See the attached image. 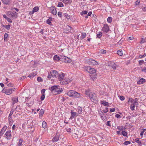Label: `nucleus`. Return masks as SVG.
I'll return each mask as SVG.
<instances>
[{"label": "nucleus", "instance_id": "1", "mask_svg": "<svg viewBox=\"0 0 146 146\" xmlns=\"http://www.w3.org/2000/svg\"><path fill=\"white\" fill-rule=\"evenodd\" d=\"M84 71H87L90 75V78L94 80L96 78V70L90 66H84L83 68Z\"/></svg>", "mask_w": 146, "mask_h": 146}, {"label": "nucleus", "instance_id": "2", "mask_svg": "<svg viewBox=\"0 0 146 146\" xmlns=\"http://www.w3.org/2000/svg\"><path fill=\"white\" fill-rule=\"evenodd\" d=\"M58 86H54L49 88L50 90L53 93H56V94L60 93L62 92V90L61 88H58Z\"/></svg>", "mask_w": 146, "mask_h": 146}, {"label": "nucleus", "instance_id": "3", "mask_svg": "<svg viewBox=\"0 0 146 146\" xmlns=\"http://www.w3.org/2000/svg\"><path fill=\"white\" fill-rule=\"evenodd\" d=\"M85 94L86 95H88L91 100L92 102L96 100L97 97L95 93H92V92H90L89 91H86Z\"/></svg>", "mask_w": 146, "mask_h": 146}, {"label": "nucleus", "instance_id": "4", "mask_svg": "<svg viewBox=\"0 0 146 146\" xmlns=\"http://www.w3.org/2000/svg\"><path fill=\"white\" fill-rule=\"evenodd\" d=\"M87 63L90 65H95L97 64L98 62L95 60L92 59H89L87 60Z\"/></svg>", "mask_w": 146, "mask_h": 146}, {"label": "nucleus", "instance_id": "5", "mask_svg": "<svg viewBox=\"0 0 146 146\" xmlns=\"http://www.w3.org/2000/svg\"><path fill=\"white\" fill-rule=\"evenodd\" d=\"M9 17H12L13 19H16L18 15V14L15 12L13 11L10 14L9 13Z\"/></svg>", "mask_w": 146, "mask_h": 146}, {"label": "nucleus", "instance_id": "6", "mask_svg": "<svg viewBox=\"0 0 146 146\" xmlns=\"http://www.w3.org/2000/svg\"><path fill=\"white\" fill-rule=\"evenodd\" d=\"M10 131H7L5 134L4 137L7 139H10L11 138Z\"/></svg>", "mask_w": 146, "mask_h": 146}, {"label": "nucleus", "instance_id": "7", "mask_svg": "<svg viewBox=\"0 0 146 146\" xmlns=\"http://www.w3.org/2000/svg\"><path fill=\"white\" fill-rule=\"evenodd\" d=\"M51 76L54 78H56L58 76V73L55 70H52L51 72Z\"/></svg>", "mask_w": 146, "mask_h": 146}, {"label": "nucleus", "instance_id": "8", "mask_svg": "<svg viewBox=\"0 0 146 146\" xmlns=\"http://www.w3.org/2000/svg\"><path fill=\"white\" fill-rule=\"evenodd\" d=\"M59 134L58 133H56V135L53 138L52 140V142L57 141L59 140Z\"/></svg>", "mask_w": 146, "mask_h": 146}, {"label": "nucleus", "instance_id": "9", "mask_svg": "<svg viewBox=\"0 0 146 146\" xmlns=\"http://www.w3.org/2000/svg\"><path fill=\"white\" fill-rule=\"evenodd\" d=\"M14 89L12 88L11 89H6L5 90V93L7 95H10L12 93V91H14Z\"/></svg>", "mask_w": 146, "mask_h": 146}, {"label": "nucleus", "instance_id": "10", "mask_svg": "<svg viewBox=\"0 0 146 146\" xmlns=\"http://www.w3.org/2000/svg\"><path fill=\"white\" fill-rule=\"evenodd\" d=\"M72 80V79L71 78H70V79H69V78H66L62 82V84L63 85L66 84L70 82Z\"/></svg>", "mask_w": 146, "mask_h": 146}, {"label": "nucleus", "instance_id": "11", "mask_svg": "<svg viewBox=\"0 0 146 146\" xmlns=\"http://www.w3.org/2000/svg\"><path fill=\"white\" fill-rule=\"evenodd\" d=\"M108 65L109 66L111 67L114 70L116 69V65L114 62H109Z\"/></svg>", "mask_w": 146, "mask_h": 146}, {"label": "nucleus", "instance_id": "12", "mask_svg": "<svg viewBox=\"0 0 146 146\" xmlns=\"http://www.w3.org/2000/svg\"><path fill=\"white\" fill-rule=\"evenodd\" d=\"M50 9L53 15H56V10L55 7L52 6Z\"/></svg>", "mask_w": 146, "mask_h": 146}, {"label": "nucleus", "instance_id": "13", "mask_svg": "<svg viewBox=\"0 0 146 146\" xmlns=\"http://www.w3.org/2000/svg\"><path fill=\"white\" fill-rule=\"evenodd\" d=\"M102 30L103 31L106 32H108L109 30V28L108 26L107 25H104V27L102 29Z\"/></svg>", "mask_w": 146, "mask_h": 146}, {"label": "nucleus", "instance_id": "14", "mask_svg": "<svg viewBox=\"0 0 146 146\" xmlns=\"http://www.w3.org/2000/svg\"><path fill=\"white\" fill-rule=\"evenodd\" d=\"M74 92H75V91H74L72 90H70L67 92V94L69 96L73 97Z\"/></svg>", "mask_w": 146, "mask_h": 146}, {"label": "nucleus", "instance_id": "15", "mask_svg": "<svg viewBox=\"0 0 146 146\" xmlns=\"http://www.w3.org/2000/svg\"><path fill=\"white\" fill-rule=\"evenodd\" d=\"M81 94L75 91L73 97L75 98H79L81 97Z\"/></svg>", "mask_w": 146, "mask_h": 146}, {"label": "nucleus", "instance_id": "16", "mask_svg": "<svg viewBox=\"0 0 146 146\" xmlns=\"http://www.w3.org/2000/svg\"><path fill=\"white\" fill-rule=\"evenodd\" d=\"M3 4L6 5H9L11 3V0H1Z\"/></svg>", "mask_w": 146, "mask_h": 146}, {"label": "nucleus", "instance_id": "17", "mask_svg": "<svg viewBox=\"0 0 146 146\" xmlns=\"http://www.w3.org/2000/svg\"><path fill=\"white\" fill-rule=\"evenodd\" d=\"M63 59L64 62H65L70 63L71 62V59L67 57L64 56L63 57Z\"/></svg>", "mask_w": 146, "mask_h": 146}, {"label": "nucleus", "instance_id": "18", "mask_svg": "<svg viewBox=\"0 0 146 146\" xmlns=\"http://www.w3.org/2000/svg\"><path fill=\"white\" fill-rule=\"evenodd\" d=\"M58 79L60 80H63L64 76V74L62 73L61 74H58Z\"/></svg>", "mask_w": 146, "mask_h": 146}, {"label": "nucleus", "instance_id": "19", "mask_svg": "<svg viewBox=\"0 0 146 146\" xmlns=\"http://www.w3.org/2000/svg\"><path fill=\"white\" fill-rule=\"evenodd\" d=\"M12 100L13 101V104H14L15 103H16L18 102V97H15L12 98Z\"/></svg>", "mask_w": 146, "mask_h": 146}, {"label": "nucleus", "instance_id": "20", "mask_svg": "<svg viewBox=\"0 0 146 146\" xmlns=\"http://www.w3.org/2000/svg\"><path fill=\"white\" fill-rule=\"evenodd\" d=\"M145 82V80L143 78H141L139 81H137V83L138 84H143Z\"/></svg>", "mask_w": 146, "mask_h": 146}, {"label": "nucleus", "instance_id": "21", "mask_svg": "<svg viewBox=\"0 0 146 146\" xmlns=\"http://www.w3.org/2000/svg\"><path fill=\"white\" fill-rule=\"evenodd\" d=\"M7 128V127L6 126H5L2 129L1 131L0 132V136H1L2 135L5 131L6 130V129Z\"/></svg>", "mask_w": 146, "mask_h": 146}, {"label": "nucleus", "instance_id": "22", "mask_svg": "<svg viewBox=\"0 0 146 146\" xmlns=\"http://www.w3.org/2000/svg\"><path fill=\"white\" fill-rule=\"evenodd\" d=\"M36 75V73L35 72H34L30 74H29L28 77L30 78H31L33 77L34 76Z\"/></svg>", "mask_w": 146, "mask_h": 146}, {"label": "nucleus", "instance_id": "23", "mask_svg": "<svg viewBox=\"0 0 146 146\" xmlns=\"http://www.w3.org/2000/svg\"><path fill=\"white\" fill-rule=\"evenodd\" d=\"M40 113H39V116L40 117H41L42 116V115L44 113V110L43 109H41L40 111Z\"/></svg>", "mask_w": 146, "mask_h": 146}, {"label": "nucleus", "instance_id": "24", "mask_svg": "<svg viewBox=\"0 0 146 146\" xmlns=\"http://www.w3.org/2000/svg\"><path fill=\"white\" fill-rule=\"evenodd\" d=\"M101 104L104 105L105 106H109V103L105 101H102Z\"/></svg>", "mask_w": 146, "mask_h": 146}, {"label": "nucleus", "instance_id": "25", "mask_svg": "<svg viewBox=\"0 0 146 146\" xmlns=\"http://www.w3.org/2000/svg\"><path fill=\"white\" fill-rule=\"evenodd\" d=\"M82 111V108L80 107H78L77 109V111L79 114H80L81 113Z\"/></svg>", "mask_w": 146, "mask_h": 146}, {"label": "nucleus", "instance_id": "26", "mask_svg": "<svg viewBox=\"0 0 146 146\" xmlns=\"http://www.w3.org/2000/svg\"><path fill=\"white\" fill-rule=\"evenodd\" d=\"M8 119L9 121V124L11 126L12 125L13 121L11 117H9Z\"/></svg>", "mask_w": 146, "mask_h": 146}, {"label": "nucleus", "instance_id": "27", "mask_svg": "<svg viewBox=\"0 0 146 146\" xmlns=\"http://www.w3.org/2000/svg\"><path fill=\"white\" fill-rule=\"evenodd\" d=\"M101 118L104 121H106V117L104 115V114H103L101 116Z\"/></svg>", "mask_w": 146, "mask_h": 146}, {"label": "nucleus", "instance_id": "28", "mask_svg": "<svg viewBox=\"0 0 146 146\" xmlns=\"http://www.w3.org/2000/svg\"><path fill=\"white\" fill-rule=\"evenodd\" d=\"M135 141L137 143H138L139 145H141V141H140L139 140L138 138H137L135 139Z\"/></svg>", "mask_w": 146, "mask_h": 146}, {"label": "nucleus", "instance_id": "29", "mask_svg": "<svg viewBox=\"0 0 146 146\" xmlns=\"http://www.w3.org/2000/svg\"><path fill=\"white\" fill-rule=\"evenodd\" d=\"M71 118H73L77 114L76 112H73L71 111Z\"/></svg>", "mask_w": 146, "mask_h": 146}, {"label": "nucleus", "instance_id": "30", "mask_svg": "<svg viewBox=\"0 0 146 146\" xmlns=\"http://www.w3.org/2000/svg\"><path fill=\"white\" fill-rule=\"evenodd\" d=\"M47 127V124L45 121H43L42 123V127L44 128H45Z\"/></svg>", "mask_w": 146, "mask_h": 146}, {"label": "nucleus", "instance_id": "31", "mask_svg": "<svg viewBox=\"0 0 146 146\" xmlns=\"http://www.w3.org/2000/svg\"><path fill=\"white\" fill-rule=\"evenodd\" d=\"M117 54L119 56H122L123 54L122 50H118L117 52Z\"/></svg>", "mask_w": 146, "mask_h": 146}, {"label": "nucleus", "instance_id": "32", "mask_svg": "<svg viewBox=\"0 0 146 146\" xmlns=\"http://www.w3.org/2000/svg\"><path fill=\"white\" fill-rule=\"evenodd\" d=\"M52 20V18L49 17L46 21V23L47 24L50 25L51 23V21Z\"/></svg>", "mask_w": 146, "mask_h": 146}, {"label": "nucleus", "instance_id": "33", "mask_svg": "<svg viewBox=\"0 0 146 146\" xmlns=\"http://www.w3.org/2000/svg\"><path fill=\"white\" fill-rule=\"evenodd\" d=\"M38 9H39L38 7H34L33 9V12H36L38 10Z\"/></svg>", "mask_w": 146, "mask_h": 146}, {"label": "nucleus", "instance_id": "34", "mask_svg": "<svg viewBox=\"0 0 146 146\" xmlns=\"http://www.w3.org/2000/svg\"><path fill=\"white\" fill-rule=\"evenodd\" d=\"M88 13V11H82L81 13V15L83 16H84V15H86Z\"/></svg>", "mask_w": 146, "mask_h": 146}, {"label": "nucleus", "instance_id": "35", "mask_svg": "<svg viewBox=\"0 0 146 146\" xmlns=\"http://www.w3.org/2000/svg\"><path fill=\"white\" fill-rule=\"evenodd\" d=\"M10 25H3V27L9 30L10 28Z\"/></svg>", "mask_w": 146, "mask_h": 146}, {"label": "nucleus", "instance_id": "36", "mask_svg": "<svg viewBox=\"0 0 146 146\" xmlns=\"http://www.w3.org/2000/svg\"><path fill=\"white\" fill-rule=\"evenodd\" d=\"M54 59L56 60H60V58L58 56L55 55L54 57Z\"/></svg>", "mask_w": 146, "mask_h": 146}, {"label": "nucleus", "instance_id": "37", "mask_svg": "<svg viewBox=\"0 0 146 146\" xmlns=\"http://www.w3.org/2000/svg\"><path fill=\"white\" fill-rule=\"evenodd\" d=\"M130 101L132 103H133L132 104H134L135 105V104H136V103H137V102L135 101H134V100L132 99H131V100H130V99H129V101Z\"/></svg>", "mask_w": 146, "mask_h": 146}, {"label": "nucleus", "instance_id": "38", "mask_svg": "<svg viewBox=\"0 0 146 146\" xmlns=\"http://www.w3.org/2000/svg\"><path fill=\"white\" fill-rule=\"evenodd\" d=\"M58 6L59 7H63L64 5L62 2H60L58 3Z\"/></svg>", "mask_w": 146, "mask_h": 146}, {"label": "nucleus", "instance_id": "39", "mask_svg": "<svg viewBox=\"0 0 146 146\" xmlns=\"http://www.w3.org/2000/svg\"><path fill=\"white\" fill-rule=\"evenodd\" d=\"M135 105L134 104H131L130 106L131 110L132 111L134 110V108L135 107Z\"/></svg>", "mask_w": 146, "mask_h": 146}, {"label": "nucleus", "instance_id": "40", "mask_svg": "<svg viewBox=\"0 0 146 146\" xmlns=\"http://www.w3.org/2000/svg\"><path fill=\"white\" fill-rule=\"evenodd\" d=\"M102 35V33L101 32H99L97 35V37L99 38H100L101 37Z\"/></svg>", "mask_w": 146, "mask_h": 146}, {"label": "nucleus", "instance_id": "41", "mask_svg": "<svg viewBox=\"0 0 146 146\" xmlns=\"http://www.w3.org/2000/svg\"><path fill=\"white\" fill-rule=\"evenodd\" d=\"M122 135H123L124 136H126L127 133L126 132L124 131H123L122 132Z\"/></svg>", "mask_w": 146, "mask_h": 146}, {"label": "nucleus", "instance_id": "42", "mask_svg": "<svg viewBox=\"0 0 146 146\" xmlns=\"http://www.w3.org/2000/svg\"><path fill=\"white\" fill-rule=\"evenodd\" d=\"M86 34L85 33H83L82 34V35L81 36V39H83V38H85L86 37Z\"/></svg>", "mask_w": 146, "mask_h": 146}, {"label": "nucleus", "instance_id": "43", "mask_svg": "<svg viewBox=\"0 0 146 146\" xmlns=\"http://www.w3.org/2000/svg\"><path fill=\"white\" fill-rule=\"evenodd\" d=\"M112 18L111 17H109L107 19V21L109 23H111L112 21Z\"/></svg>", "mask_w": 146, "mask_h": 146}, {"label": "nucleus", "instance_id": "44", "mask_svg": "<svg viewBox=\"0 0 146 146\" xmlns=\"http://www.w3.org/2000/svg\"><path fill=\"white\" fill-rule=\"evenodd\" d=\"M23 139H19V141L18 144V146H20L22 145V143L23 142Z\"/></svg>", "mask_w": 146, "mask_h": 146}, {"label": "nucleus", "instance_id": "45", "mask_svg": "<svg viewBox=\"0 0 146 146\" xmlns=\"http://www.w3.org/2000/svg\"><path fill=\"white\" fill-rule=\"evenodd\" d=\"M8 36V34L7 33H5L4 35V40L5 41L6 40V39L7 38Z\"/></svg>", "mask_w": 146, "mask_h": 146}, {"label": "nucleus", "instance_id": "46", "mask_svg": "<svg viewBox=\"0 0 146 146\" xmlns=\"http://www.w3.org/2000/svg\"><path fill=\"white\" fill-rule=\"evenodd\" d=\"M102 111L104 113H106L108 111V108H106Z\"/></svg>", "mask_w": 146, "mask_h": 146}, {"label": "nucleus", "instance_id": "47", "mask_svg": "<svg viewBox=\"0 0 146 146\" xmlns=\"http://www.w3.org/2000/svg\"><path fill=\"white\" fill-rule=\"evenodd\" d=\"M130 143L131 142L129 141H127L124 142V144L126 145H127L128 144H130Z\"/></svg>", "mask_w": 146, "mask_h": 146}, {"label": "nucleus", "instance_id": "48", "mask_svg": "<svg viewBox=\"0 0 146 146\" xmlns=\"http://www.w3.org/2000/svg\"><path fill=\"white\" fill-rule=\"evenodd\" d=\"M72 28V27H70V26L69 25H68L67 27V29L68 30V31H69V32H70L71 31V30Z\"/></svg>", "mask_w": 146, "mask_h": 146}, {"label": "nucleus", "instance_id": "49", "mask_svg": "<svg viewBox=\"0 0 146 146\" xmlns=\"http://www.w3.org/2000/svg\"><path fill=\"white\" fill-rule=\"evenodd\" d=\"M45 95L44 94H43L42 95L41 97V98H40V99L41 100H43L44 98H45Z\"/></svg>", "mask_w": 146, "mask_h": 146}, {"label": "nucleus", "instance_id": "50", "mask_svg": "<svg viewBox=\"0 0 146 146\" xmlns=\"http://www.w3.org/2000/svg\"><path fill=\"white\" fill-rule=\"evenodd\" d=\"M13 110H11L10 111V114L9 115V117H11V116L13 114Z\"/></svg>", "mask_w": 146, "mask_h": 146}, {"label": "nucleus", "instance_id": "51", "mask_svg": "<svg viewBox=\"0 0 146 146\" xmlns=\"http://www.w3.org/2000/svg\"><path fill=\"white\" fill-rule=\"evenodd\" d=\"M119 98L121 101L124 100L125 99L124 97L123 96H120L119 97Z\"/></svg>", "mask_w": 146, "mask_h": 146}, {"label": "nucleus", "instance_id": "52", "mask_svg": "<svg viewBox=\"0 0 146 146\" xmlns=\"http://www.w3.org/2000/svg\"><path fill=\"white\" fill-rule=\"evenodd\" d=\"M146 56L145 53H144L143 55H139V58H141L143 57H145Z\"/></svg>", "mask_w": 146, "mask_h": 146}, {"label": "nucleus", "instance_id": "53", "mask_svg": "<svg viewBox=\"0 0 146 146\" xmlns=\"http://www.w3.org/2000/svg\"><path fill=\"white\" fill-rule=\"evenodd\" d=\"M144 62V61L143 60H140L139 61V64L140 65H141Z\"/></svg>", "mask_w": 146, "mask_h": 146}, {"label": "nucleus", "instance_id": "54", "mask_svg": "<svg viewBox=\"0 0 146 146\" xmlns=\"http://www.w3.org/2000/svg\"><path fill=\"white\" fill-rule=\"evenodd\" d=\"M110 122L111 121H108L106 123V125H107L110 126L111 125H110Z\"/></svg>", "mask_w": 146, "mask_h": 146}, {"label": "nucleus", "instance_id": "55", "mask_svg": "<svg viewBox=\"0 0 146 146\" xmlns=\"http://www.w3.org/2000/svg\"><path fill=\"white\" fill-rule=\"evenodd\" d=\"M102 54H105L106 53V50H104L103 49H102L100 50Z\"/></svg>", "mask_w": 146, "mask_h": 146}, {"label": "nucleus", "instance_id": "56", "mask_svg": "<svg viewBox=\"0 0 146 146\" xmlns=\"http://www.w3.org/2000/svg\"><path fill=\"white\" fill-rule=\"evenodd\" d=\"M58 15L59 17H61L62 16V13L60 12H58Z\"/></svg>", "mask_w": 146, "mask_h": 146}, {"label": "nucleus", "instance_id": "57", "mask_svg": "<svg viewBox=\"0 0 146 146\" xmlns=\"http://www.w3.org/2000/svg\"><path fill=\"white\" fill-rule=\"evenodd\" d=\"M145 42V39H144L143 38H142V40L141 41V42H140V43L141 44Z\"/></svg>", "mask_w": 146, "mask_h": 146}, {"label": "nucleus", "instance_id": "58", "mask_svg": "<svg viewBox=\"0 0 146 146\" xmlns=\"http://www.w3.org/2000/svg\"><path fill=\"white\" fill-rule=\"evenodd\" d=\"M133 38V36H130L128 38H127V39L128 40H132Z\"/></svg>", "mask_w": 146, "mask_h": 146}, {"label": "nucleus", "instance_id": "59", "mask_svg": "<svg viewBox=\"0 0 146 146\" xmlns=\"http://www.w3.org/2000/svg\"><path fill=\"white\" fill-rule=\"evenodd\" d=\"M37 80L39 82H40L42 81V79L41 77H38L37 78Z\"/></svg>", "mask_w": 146, "mask_h": 146}, {"label": "nucleus", "instance_id": "60", "mask_svg": "<svg viewBox=\"0 0 146 146\" xmlns=\"http://www.w3.org/2000/svg\"><path fill=\"white\" fill-rule=\"evenodd\" d=\"M7 20L9 23H11L12 22L11 19L9 18H7Z\"/></svg>", "mask_w": 146, "mask_h": 146}, {"label": "nucleus", "instance_id": "61", "mask_svg": "<svg viewBox=\"0 0 146 146\" xmlns=\"http://www.w3.org/2000/svg\"><path fill=\"white\" fill-rule=\"evenodd\" d=\"M63 32L64 33H69V31H68V30H67L66 29H64L63 30Z\"/></svg>", "mask_w": 146, "mask_h": 146}, {"label": "nucleus", "instance_id": "62", "mask_svg": "<svg viewBox=\"0 0 146 146\" xmlns=\"http://www.w3.org/2000/svg\"><path fill=\"white\" fill-rule=\"evenodd\" d=\"M26 78V77L25 76H23L21 78H20L19 79V80H24V79Z\"/></svg>", "mask_w": 146, "mask_h": 146}, {"label": "nucleus", "instance_id": "63", "mask_svg": "<svg viewBox=\"0 0 146 146\" xmlns=\"http://www.w3.org/2000/svg\"><path fill=\"white\" fill-rule=\"evenodd\" d=\"M115 116L117 118H120L121 117V116L120 115L117 114L115 115Z\"/></svg>", "mask_w": 146, "mask_h": 146}, {"label": "nucleus", "instance_id": "64", "mask_svg": "<svg viewBox=\"0 0 146 146\" xmlns=\"http://www.w3.org/2000/svg\"><path fill=\"white\" fill-rule=\"evenodd\" d=\"M140 3L139 0H137L135 2V4L136 5H138Z\"/></svg>", "mask_w": 146, "mask_h": 146}]
</instances>
